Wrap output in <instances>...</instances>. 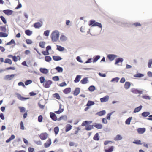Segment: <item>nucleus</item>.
<instances>
[{
  "label": "nucleus",
  "mask_w": 152,
  "mask_h": 152,
  "mask_svg": "<svg viewBox=\"0 0 152 152\" xmlns=\"http://www.w3.org/2000/svg\"><path fill=\"white\" fill-rule=\"evenodd\" d=\"M59 36V32L57 30H55L53 31L50 35L52 41L53 42H56L57 41Z\"/></svg>",
  "instance_id": "nucleus-1"
},
{
  "label": "nucleus",
  "mask_w": 152,
  "mask_h": 152,
  "mask_svg": "<svg viewBox=\"0 0 152 152\" xmlns=\"http://www.w3.org/2000/svg\"><path fill=\"white\" fill-rule=\"evenodd\" d=\"M53 83V81L50 80H46L45 82L42 84L43 86L45 88H49L51 85Z\"/></svg>",
  "instance_id": "nucleus-2"
},
{
  "label": "nucleus",
  "mask_w": 152,
  "mask_h": 152,
  "mask_svg": "<svg viewBox=\"0 0 152 152\" xmlns=\"http://www.w3.org/2000/svg\"><path fill=\"white\" fill-rule=\"evenodd\" d=\"M118 56V55L114 54H108L107 56L106 60L108 59L110 61H112Z\"/></svg>",
  "instance_id": "nucleus-3"
},
{
  "label": "nucleus",
  "mask_w": 152,
  "mask_h": 152,
  "mask_svg": "<svg viewBox=\"0 0 152 152\" xmlns=\"http://www.w3.org/2000/svg\"><path fill=\"white\" fill-rule=\"evenodd\" d=\"M15 94L17 95V98L19 100L24 101L30 99L29 97H24L21 96V95L19 93H16Z\"/></svg>",
  "instance_id": "nucleus-4"
},
{
  "label": "nucleus",
  "mask_w": 152,
  "mask_h": 152,
  "mask_svg": "<svg viewBox=\"0 0 152 152\" xmlns=\"http://www.w3.org/2000/svg\"><path fill=\"white\" fill-rule=\"evenodd\" d=\"M43 25V22L42 21L40 20V22H37L34 24V26L35 28H39L41 27Z\"/></svg>",
  "instance_id": "nucleus-5"
},
{
  "label": "nucleus",
  "mask_w": 152,
  "mask_h": 152,
  "mask_svg": "<svg viewBox=\"0 0 152 152\" xmlns=\"http://www.w3.org/2000/svg\"><path fill=\"white\" fill-rule=\"evenodd\" d=\"M50 116L51 119L54 121L57 120L58 118L56 114L53 112H50Z\"/></svg>",
  "instance_id": "nucleus-6"
},
{
  "label": "nucleus",
  "mask_w": 152,
  "mask_h": 152,
  "mask_svg": "<svg viewBox=\"0 0 152 152\" xmlns=\"http://www.w3.org/2000/svg\"><path fill=\"white\" fill-rule=\"evenodd\" d=\"M52 143L51 139L49 138L47 141L44 144V146L45 148L49 147Z\"/></svg>",
  "instance_id": "nucleus-7"
},
{
  "label": "nucleus",
  "mask_w": 152,
  "mask_h": 152,
  "mask_svg": "<svg viewBox=\"0 0 152 152\" xmlns=\"http://www.w3.org/2000/svg\"><path fill=\"white\" fill-rule=\"evenodd\" d=\"M48 135L46 132L42 133L40 134L39 137L42 140H44L47 138Z\"/></svg>",
  "instance_id": "nucleus-8"
},
{
  "label": "nucleus",
  "mask_w": 152,
  "mask_h": 152,
  "mask_svg": "<svg viewBox=\"0 0 152 152\" xmlns=\"http://www.w3.org/2000/svg\"><path fill=\"white\" fill-rule=\"evenodd\" d=\"M39 70L41 73L45 75H47L49 72L48 69L45 68H40Z\"/></svg>",
  "instance_id": "nucleus-9"
},
{
  "label": "nucleus",
  "mask_w": 152,
  "mask_h": 152,
  "mask_svg": "<svg viewBox=\"0 0 152 152\" xmlns=\"http://www.w3.org/2000/svg\"><path fill=\"white\" fill-rule=\"evenodd\" d=\"M124 61V59L123 58L121 57H119L117 58H116L115 60V62L114 63L115 65H119L118 63H122Z\"/></svg>",
  "instance_id": "nucleus-10"
},
{
  "label": "nucleus",
  "mask_w": 152,
  "mask_h": 152,
  "mask_svg": "<svg viewBox=\"0 0 152 152\" xmlns=\"http://www.w3.org/2000/svg\"><path fill=\"white\" fill-rule=\"evenodd\" d=\"M93 125L94 127L97 129H101L103 128V125L101 123H94Z\"/></svg>",
  "instance_id": "nucleus-11"
},
{
  "label": "nucleus",
  "mask_w": 152,
  "mask_h": 152,
  "mask_svg": "<svg viewBox=\"0 0 152 152\" xmlns=\"http://www.w3.org/2000/svg\"><path fill=\"white\" fill-rule=\"evenodd\" d=\"M146 131V129L144 127L139 128L137 129V132L138 134H143Z\"/></svg>",
  "instance_id": "nucleus-12"
},
{
  "label": "nucleus",
  "mask_w": 152,
  "mask_h": 152,
  "mask_svg": "<svg viewBox=\"0 0 152 152\" xmlns=\"http://www.w3.org/2000/svg\"><path fill=\"white\" fill-rule=\"evenodd\" d=\"M62 106V104H60L59 105V109L58 110V111H55L54 113L57 114H59L63 112L64 111V108H61Z\"/></svg>",
  "instance_id": "nucleus-13"
},
{
  "label": "nucleus",
  "mask_w": 152,
  "mask_h": 152,
  "mask_svg": "<svg viewBox=\"0 0 152 152\" xmlns=\"http://www.w3.org/2000/svg\"><path fill=\"white\" fill-rule=\"evenodd\" d=\"M109 96L107 95L103 97L100 98V100L101 102H104L107 101L109 99Z\"/></svg>",
  "instance_id": "nucleus-14"
},
{
  "label": "nucleus",
  "mask_w": 152,
  "mask_h": 152,
  "mask_svg": "<svg viewBox=\"0 0 152 152\" xmlns=\"http://www.w3.org/2000/svg\"><path fill=\"white\" fill-rule=\"evenodd\" d=\"M80 88L79 87H76L73 91V94L75 96L78 95L80 92Z\"/></svg>",
  "instance_id": "nucleus-15"
},
{
  "label": "nucleus",
  "mask_w": 152,
  "mask_h": 152,
  "mask_svg": "<svg viewBox=\"0 0 152 152\" xmlns=\"http://www.w3.org/2000/svg\"><path fill=\"white\" fill-rule=\"evenodd\" d=\"M89 82L88 77H85L83 78L80 81V83L83 84H85Z\"/></svg>",
  "instance_id": "nucleus-16"
},
{
  "label": "nucleus",
  "mask_w": 152,
  "mask_h": 152,
  "mask_svg": "<svg viewBox=\"0 0 152 152\" xmlns=\"http://www.w3.org/2000/svg\"><path fill=\"white\" fill-rule=\"evenodd\" d=\"M106 113L105 110H102L97 112L96 113V115H98L99 116H101L104 115Z\"/></svg>",
  "instance_id": "nucleus-17"
},
{
  "label": "nucleus",
  "mask_w": 152,
  "mask_h": 152,
  "mask_svg": "<svg viewBox=\"0 0 152 152\" xmlns=\"http://www.w3.org/2000/svg\"><path fill=\"white\" fill-rule=\"evenodd\" d=\"M52 58L55 61H59L62 59V58L59 56H53Z\"/></svg>",
  "instance_id": "nucleus-18"
},
{
  "label": "nucleus",
  "mask_w": 152,
  "mask_h": 152,
  "mask_svg": "<svg viewBox=\"0 0 152 152\" xmlns=\"http://www.w3.org/2000/svg\"><path fill=\"white\" fill-rule=\"evenodd\" d=\"M142 107V106L141 105H140L139 106L135 108L133 112L134 113H136L139 112L141 110Z\"/></svg>",
  "instance_id": "nucleus-19"
},
{
  "label": "nucleus",
  "mask_w": 152,
  "mask_h": 152,
  "mask_svg": "<svg viewBox=\"0 0 152 152\" xmlns=\"http://www.w3.org/2000/svg\"><path fill=\"white\" fill-rule=\"evenodd\" d=\"M72 126L70 124H66L65 127V132H67L70 131L72 129Z\"/></svg>",
  "instance_id": "nucleus-20"
},
{
  "label": "nucleus",
  "mask_w": 152,
  "mask_h": 152,
  "mask_svg": "<svg viewBox=\"0 0 152 152\" xmlns=\"http://www.w3.org/2000/svg\"><path fill=\"white\" fill-rule=\"evenodd\" d=\"M144 75L141 73H138V72H137V73L134 75L133 76L136 78H141L144 76Z\"/></svg>",
  "instance_id": "nucleus-21"
},
{
  "label": "nucleus",
  "mask_w": 152,
  "mask_h": 152,
  "mask_svg": "<svg viewBox=\"0 0 152 152\" xmlns=\"http://www.w3.org/2000/svg\"><path fill=\"white\" fill-rule=\"evenodd\" d=\"M94 125H89L85 126L84 129L86 131H90L94 128Z\"/></svg>",
  "instance_id": "nucleus-22"
},
{
  "label": "nucleus",
  "mask_w": 152,
  "mask_h": 152,
  "mask_svg": "<svg viewBox=\"0 0 152 152\" xmlns=\"http://www.w3.org/2000/svg\"><path fill=\"white\" fill-rule=\"evenodd\" d=\"M114 149V146H111L105 149L104 150L105 152H112Z\"/></svg>",
  "instance_id": "nucleus-23"
},
{
  "label": "nucleus",
  "mask_w": 152,
  "mask_h": 152,
  "mask_svg": "<svg viewBox=\"0 0 152 152\" xmlns=\"http://www.w3.org/2000/svg\"><path fill=\"white\" fill-rule=\"evenodd\" d=\"M81 75H77L74 80V81L75 83H77L79 82L81 78Z\"/></svg>",
  "instance_id": "nucleus-24"
},
{
  "label": "nucleus",
  "mask_w": 152,
  "mask_h": 152,
  "mask_svg": "<svg viewBox=\"0 0 152 152\" xmlns=\"http://www.w3.org/2000/svg\"><path fill=\"white\" fill-rule=\"evenodd\" d=\"M100 58V56L99 55H97L94 56L93 58V63L96 62Z\"/></svg>",
  "instance_id": "nucleus-25"
},
{
  "label": "nucleus",
  "mask_w": 152,
  "mask_h": 152,
  "mask_svg": "<svg viewBox=\"0 0 152 152\" xmlns=\"http://www.w3.org/2000/svg\"><path fill=\"white\" fill-rule=\"evenodd\" d=\"M71 91V88L70 87L66 88L63 90V93L66 94L69 93Z\"/></svg>",
  "instance_id": "nucleus-26"
},
{
  "label": "nucleus",
  "mask_w": 152,
  "mask_h": 152,
  "mask_svg": "<svg viewBox=\"0 0 152 152\" xmlns=\"http://www.w3.org/2000/svg\"><path fill=\"white\" fill-rule=\"evenodd\" d=\"M95 20L94 19H91L88 22V25L89 26L91 27H94V24H95Z\"/></svg>",
  "instance_id": "nucleus-27"
},
{
  "label": "nucleus",
  "mask_w": 152,
  "mask_h": 152,
  "mask_svg": "<svg viewBox=\"0 0 152 152\" xmlns=\"http://www.w3.org/2000/svg\"><path fill=\"white\" fill-rule=\"evenodd\" d=\"M131 83L129 82H126L124 85V87L126 89H129L130 87Z\"/></svg>",
  "instance_id": "nucleus-28"
},
{
  "label": "nucleus",
  "mask_w": 152,
  "mask_h": 152,
  "mask_svg": "<svg viewBox=\"0 0 152 152\" xmlns=\"http://www.w3.org/2000/svg\"><path fill=\"white\" fill-rule=\"evenodd\" d=\"M150 113L149 111H144L141 114V115L144 117H146L150 115Z\"/></svg>",
  "instance_id": "nucleus-29"
},
{
  "label": "nucleus",
  "mask_w": 152,
  "mask_h": 152,
  "mask_svg": "<svg viewBox=\"0 0 152 152\" xmlns=\"http://www.w3.org/2000/svg\"><path fill=\"white\" fill-rule=\"evenodd\" d=\"M133 143L137 145H142V143L141 142V141L139 139H135L133 142Z\"/></svg>",
  "instance_id": "nucleus-30"
},
{
  "label": "nucleus",
  "mask_w": 152,
  "mask_h": 152,
  "mask_svg": "<svg viewBox=\"0 0 152 152\" xmlns=\"http://www.w3.org/2000/svg\"><path fill=\"white\" fill-rule=\"evenodd\" d=\"M56 46L57 47V48L56 49L59 51L62 52L64 51L65 49V48L64 47L60 45H56Z\"/></svg>",
  "instance_id": "nucleus-31"
},
{
  "label": "nucleus",
  "mask_w": 152,
  "mask_h": 152,
  "mask_svg": "<svg viewBox=\"0 0 152 152\" xmlns=\"http://www.w3.org/2000/svg\"><path fill=\"white\" fill-rule=\"evenodd\" d=\"M67 119V117L66 115H62L58 118L57 120L58 121H61V120H63L64 121H66Z\"/></svg>",
  "instance_id": "nucleus-32"
},
{
  "label": "nucleus",
  "mask_w": 152,
  "mask_h": 152,
  "mask_svg": "<svg viewBox=\"0 0 152 152\" xmlns=\"http://www.w3.org/2000/svg\"><path fill=\"white\" fill-rule=\"evenodd\" d=\"M53 96L54 98H56V99L58 100L61 99V97L59 94L58 93H56L53 94Z\"/></svg>",
  "instance_id": "nucleus-33"
},
{
  "label": "nucleus",
  "mask_w": 152,
  "mask_h": 152,
  "mask_svg": "<svg viewBox=\"0 0 152 152\" xmlns=\"http://www.w3.org/2000/svg\"><path fill=\"white\" fill-rule=\"evenodd\" d=\"M100 139V137L99 136V134L98 133H96L94 136L93 139L94 140L96 141H98Z\"/></svg>",
  "instance_id": "nucleus-34"
},
{
  "label": "nucleus",
  "mask_w": 152,
  "mask_h": 152,
  "mask_svg": "<svg viewBox=\"0 0 152 152\" xmlns=\"http://www.w3.org/2000/svg\"><path fill=\"white\" fill-rule=\"evenodd\" d=\"M44 58L45 61L48 62H50L52 59L51 57L49 56H45Z\"/></svg>",
  "instance_id": "nucleus-35"
},
{
  "label": "nucleus",
  "mask_w": 152,
  "mask_h": 152,
  "mask_svg": "<svg viewBox=\"0 0 152 152\" xmlns=\"http://www.w3.org/2000/svg\"><path fill=\"white\" fill-rule=\"evenodd\" d=\"M25 34L28 36H30L33 33V31L29 29H26L25 31Z\"/></svg>",
  "instance_id": "nucleus-36"
},
{
  "label": "nucleus",
  "mask_w": 152,
  "mask_h": 152,
  "mask_svg": "<svg viewBox=\"0 0 152 152\" xmlns=\"http://www.w3.org/2000/svg\"><path fill=\"white\" fill-rule=\"evenodd\" d=\"M132 117L130 116L125 121V124L127 125H130Z\"/></svg>",
  "instance_id": "nucleus-37"
},
{
  "label": "nucleus",
  "mask_w": 152,
  "mask_h": 152,
  "mask_svg": "<svg viewBox=\"0 0 152 152\" xmlns=\"http://www.w3.org/2000/svg\"><path fill=\"white\" fill-rule=\"evenodd\" d=\"M88 91L91 92H92L94 91L96 89V87L95 86L92 85L90 86L88 88Z\"/></svg>",
  "instance_id": "nucleus-38"
},
{
  "label": "nucleus",
  "mask_w": 152,
  "mask_h": 152,
  "mask_svg": "<svg viewBox=\"0 0 152 152\" xmlns=\"http://www.w3.org/2000/svg\"><path fill=\"white\" fill-rule=\"evenodd\" d=\"M55 69L57 71L58 73H61L63 72V68L60 67L59 66H58L55 68Z\"/></svg>",
  "instance_id": "nucleus-39"
},
{
  "label": "nucleus",
  "mask_w": 152,
  "mask_h": 152,
  "mask_svg": "<svg viewBox=\"0 0 152 152\" xmlns=\"http://www.w3.org/2000/svg\"><path fill=\"white\" fill-rule=\"evenodd\" d=\"M123 138L122 136L120 134L117 135L114 138L115 141H119L122 140Z\"/></svg>",
  "instance_id": "nucleus-40"
},
{
  "label": "nucleus",
  "mask_w": 152,
  "mask_h": 152,
  "mask_svg": "<svg viewBox=\"0 0 152 152\" xmlns=\"http://www.w3.org/2000/svg\"><path fill=\"white\" fill-rule=\"evenodd\" d=\"M95 104V102L94 101L89 100L88 101L87 103L86 104L89 106L90 107L91 106L94 105Z\"/></svg>",
  "instance_id": "nucleus-41"
},
{
  "label": "nucleus",
  "mask_w": 152,
  "mask_h": 152,
  "mask_svg": "<svg viewBox=\"0 0 152 152\" xmlns=\"http://www.w3.org/2000/svg\"><path fill=\"white\" fill-rule=\"evenodd\" d=\"M60 39L61 41L64 42L67 40V37L64 35L62 34L61 36Z\"/></svg>",
  "instance_id": "nucleus-42"
},
{
  "label": "nucleus",
  "mask_w": 152,
  "mask_h": 152,
  "mask_svg": "<svg viewBox=\"0 0 152 152\" xmlns=\"http://www.w3.org/2000/svg\"><path fill=\"white\" fill-rule=\"evenodd\" d=\"M53 130L56 136L58 133L59 132V128L57 126L55 127L53 129Z\"/></svg>",
  "instance_id": "nucleus-43"
},
{
  "label": "nucleus",
  "mask_w": 152,
  "mask_h": 152,
  "mask_svg": "<svg viewBox=\"0 0 152 152\" xmlns=\"http://www.w3.org/2000/svg\"><path fill=\"white\" fill-rule=\"evenodd\" d=\"M115 112V111H112L107 114L106 117V118L108 120H110L111 115Z\"/></svg>",
  "instance_id": "nucleus-44"
},
{
  "label": "nucleus",
  "mask_w": 152,
  "mask_h": 152,
  "mask_svg": "<svg viewBox=\"0 0 152 152\" xmlns=\"http://www.w3.org/2000/svg\"><path fill=\"white\" fill-rule=\"evenodd\" d=\"M94 25V27L98 26L99 28H102V25L101 23L99 22H96V21L95 22V24Z\"/></svg>",
  "instance_id": "nucleus-45"
},
{
  "label": "nucleus",
  "mask_w": 152,
  "mask_h": 152,
  "mask_svg": "<svg viewBox=\"0 0 152 152\" xmlns=\"http://www.w3.org/2000/svg\"><path fill=\"white\" fill-rule=\"evenodd\" d=\"M39 79L40 83L42 84H43L46 80L45 79V77L43 76H41L40 77H39Z\"/></svg>",
  "instance_id": "nucleus-46"
},
{
  "label": "nucleus",
  "mask_w": 152,
  "mask_h": 152,
  "mask_svg": "<svg viewBox=\"0 0 152 152\" xmlns=\"http://www.w3.org/2000/svg\"><path fill=\"white\" fill-rule=\"evenodd\" d=\"M120 78L118 77H116L114 78H113L110 81V82H116V83L118 82Z\"/></svg>",
  "instance_id": "nucleus-47"
},
{
  "label": "nucleus",
  "mask_w": 152,
  "mask_h": 152,
  "mask_svg": "<svg viewBox=\"0 0 152 152\" xmlns=\"http://www.w3.org/2000/svg\"><path fill=\"white\" fill-rule=\"evenodd\" d=\"M10 58H12L13 60L15 62L18 61V57L15 56H13L12 55L10 54Z\"/></svg>",
  "instance_id": "nucleus-48"
},
{
  "label": "nucleus",
  "mask_w": 152,
  "mask_h": 152,
  "mask_svg": "<svg viewBox=\"0 0 152 152\" xmlns=\"http://www.w3.org/2000/svg\"><path fill=\"white\" fill-rule=\"evenodd\" d=\"M32 80H31L28 79L26 80L25 82V85L27 86L28 85L31 84L32 83Z\"/></svg>",
  "instance_id": "nucleus-49"
},
{
  "label": "nucleus",
  "mask_w": 152,
  "mask_h": 152,
  "mask_svg": "<svg viewBox=\"0 0 152 152\" xmlns=\"http://www.w3.org/2000/svg\"><path fill=\"white\" fill-rule=\"evenodd\" d=\"M131 91L133 93L137 94L138 93L139 89L137 88H133L131 89Z\"/></svg>",
  "instance_id": "nucleus-50"
},
{
  "label": "nucleus",
  "mask_w": 152,
  "mask_h": 152,
  "mask_svg": "<svg viewBox=\"0 0 152 152\" xmlns=\"http://www.w3.org/2000/svg\"><path fill=\"white\" fill-rule=\"evenodd\" d=\"M45 44V42L44 41H40L39 42V47L41 48H44Z\"/></svg>",
  "instance_id": "nucleus-51"
},
{
  "label": "nucleus",
  "mask_w": 152,
  "mask_h": 152,
  "mask_svg": "<svg viewBox=\"0 0 152 152\" xmlns=\"http://www.w3.org/2000/svg\"><path fill=\"white\" fill-rule=\"evenodd\" d=\"M142 98L143 99L146 100H150L151 98V97L148 95L145 94L142 96Z\"/></svg>",
  "instance_id": "nucleus-52"
},
{
  "label": "nucleus",
  "mask_w": 152,
  "mask_h": 152,
  "mask_svg": "<svg viewBox=\"0 0 152 152\" xmlns=\"http://www.w3.org/2000/svg\"><path fill=\"white\" fill-rule=\"evenodd\" d=\"M50 33V30H45L44 31L43 35L46 37H48Z\"/></svg>",
  "instance_id": "nucleus-53"
},
{
  "label": "nucleus",
  "mask_w": 152,
  "mask_h": 152,
  "mask_svg": "<svg viewBox=\"0 0 152 152\" xmlns=\"http://www.w3.org/2000/svg\"><path fill=\"white\" fill-rule=\"evenodd\" d=\"M8 35V34L5 33H3L2 32H0V37H6Z\"/></svg>",
  "instance_id": "nucleus-54"
},
{
  "label": "nucleus",
  "mask_w": 152,
  "mask_h": 152,
  "mask_svg": "<svg viewBox=\"0 0 152 152\" xmlns=\"http://www.w3.org/2000/svg\"><path fill=\"white\" fill-rule=\"evenodd\" d=\"M18 1V4L15 8L16 10L22 7V5L21 4L19 0Z\"/></svg>",
  "instance_id": "nucleus-55"
},
{
  "label": "nucleus",
  "mask_w": 152,
  "mask_h": 152,
  "mask_svg": "<svg viewBox=\"0 0 152 152\" xmlns=\"http://www.w3.org/2000/svg\"><path fill=\"white\" fill-rule=\"evenodd\" d=\"M152 64V59H150L148 63V66L149 68H150Z\"/></svg>",
  "instance_id": "nucleus-56"
},
{
  "label": "nucleus",
  "mask_w": 152,
  "mask_h": 152,
  "mask_svg": "<svg viewBox=\"0 0 152 152\" xmlns=\"http://www.w3.org/2000/svg\"><path fill=\"white\" fill-rule=\"evenodd\" d=\"M18 108L20 109V112L21 113H24L25 112L26 109L24 107H19Z\"/></svg>",
  "instance_id": "nucleus-57"
},
{
  "label": "nucleus",
  "mask_w": 152,
  "mask_h": 152,
  "mask_svg": "<svg viewBox=\"0 0 152 152\" xmlns=\"http://www.w3.org/2000/svg\"><path fill=\"white\" fill-rule=\"evenodd\" d=\"M52 79V80L54 81H58L59 80V76H58L53 77Z\"/></svg>",
  "instance_id": "nucleus-58"
},
{
  "label": "nucleus",
  "mask_w": 152,
  "mask_h": 152,
  "mask_svg": "<svg viewBox=\"0 0 152 152\" xmlns=\"http://www.w3.org/2000/svg\"><path fill=\"white\" fill-rule=\"evenodd\" d=\"M88 125V124L87 120L85 121H83L81 124V126H87Z\"/></svg>",
  "instance_id": "nucleus-59"
},
{
  "label": "nucleus",
  "mask_w": 152,
  "mask_h": 152,
  "mask_svg": "<svg viewBox=\"0 0 152 152\" xmlns=\"http://www.w3.org/2000/svg\"><path fill=\"white\" fill-rule=\"evenodd\" d=\"M43 120V117L41 115H40L38 117V121L39 122H42Z\"/></svg>",
  "instance_id": "nucleus-60"
},
{
  "label": "nucleus",
  "mask_w": 152,
  "mask_h": 152,
  "mask_svg": "<svg viewBox=\"0 0 152 152\" xmlns=\"http://www.w3.org/2000/svg\"><path fill=\"white\" fill-rule=\"evenodd\" d=\"M26 43L28 45H30L33 43L32 41L29 39H26Z\"/></svg>",
  "instance_id": "nucleus-61"
},
{
  "label": "nucleus",
  "mask_w": 152,
  "mask_h": 152,
  "mask_svg": "<svg viewBox=\"0 0 152 152\" xmlns=\"http://www.w3.org/2000/svg\"><path fill=\"white\" fill-rule=\"evenodd\" d=\"M20 129L23 130H24L25 129L24 124L22 121H21L20 123Z\"/></svg>",
  "instance_id": "nucleus-62"
},
{
  "label": "nucleus",
  "mask_w": 152,
  "mask_h": 152,
  "mask_svg": "<svg viewBox=\"0 0 152 152\" xmlns=\"http://www.w3.org/2000/svg\"><path fill=\"white\" fill-rule=\"evenodd\" d=\"M0 30L1 31H3L4 32H5L7 30L5 27L4 26H0Z\"/></svg>",
  "instance_id": "nucleus-63"
},
{
  "label": "nucleus",
  "mask_w": 152,
  "mask_h": 152,
  "mask_svg": "<svg viewBox=\"0 0 152 152\" xmlns=\"http://www.w3.org/2000/svg\"><path fill=\"white\" fill-rule=\"evenodd\" d=\"M28 152H35V150L34 148L29 147L28 148Z\"/></svg>",
  "instance_id": "nucleus-64"
}]
</instances>
